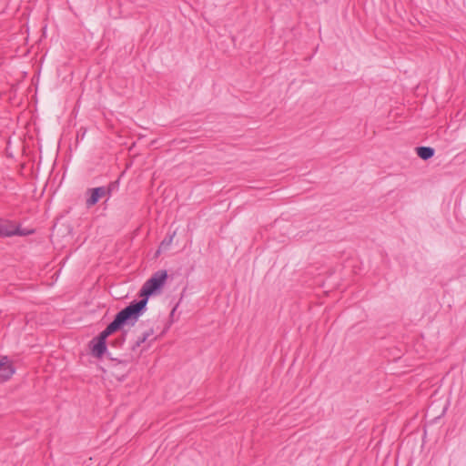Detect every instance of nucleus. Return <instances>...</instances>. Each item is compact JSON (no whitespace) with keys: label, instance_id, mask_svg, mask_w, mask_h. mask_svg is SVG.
Instances as JSON below:
<instances>
[{"label":"nucleus","instance_id":"obj_2","mask_svg":"<svg viewBox=\"0 0 466 466\" xmlns=\"http://www.w3.org/2000/svg\"><path fill=\"white\" fill-rule=\"evenodd\" d=\"M167 279V272L166 270H158L154 273L150 279H148L142 286L139 296L143 299L138 302H145L147 306L148 297L152 295L159 294L162 288L164 287Z\"/></svg>","mask_w":466,"mask_h":466},{"label":"nucleus","instance_id":"obj_4","mask_svg":"<svg viewBox=\"0 0 466 466\" xmlns=\"http://www.w3.org/2000/svg\"><path fill=\"white\" fill-rule=\"evenodd\" d=\"M15 370L7 357L0 359V382L6 381L14 375Z\"/></svg>","mask_w":466,"mask_h":466},{"label":"nucleus","instance_id":"obj_5","mask_svg":"<svg viewBox=\"0 0 466 466\" xmlns=\"http://www.w3.org/2000/svg\"><path fill=\"white\" fill-rule=\"evenodd\" d=\"M107 338H102V334L94 339L91 343L92 345V354L96 358H101L106 350V340Z\"/></svg>","mask_w":466,"mask_h":466},{"label":"nucleus","instance_id":"obj_9","mask_svg":"<svg viewBox=\"0 0 466 466\" xmlns=\"http://www.w3.org/2000/svg\"><path fill=\"white\" fill-rule=\"evenodd\" d=\"M173 236H171L168 239H165L161 242L160 248H167L172 242Z\"/></svg>","mask_w":466,"mask_h":466},{"label":"nucleus","instance_id":"obj_6","mask_svg":"<svg viewBox=\"0 0 466 466\" xmlns=\"http://www.w3.org/2000/svg\"><path fill=\"white\" fill-rule=\"evenodd\" d=\"M106 194V189L105 187H96L91 190V195L89 198L86 200L87 207H92L96 205L98 200Z\"/></svg>","mask_w":466,"mask_h":466},{"label":"nucleus","instance_id":"obj_10","mask_svg":"<svg viewBox=\"0 0 466 466\" xmlns=\"http://www.w3.org/2000/svg\"><path fill=\"white\" fill-rule=\"evenodd\" d=\"M123 341H124V337H123V336H121L119 339H116V340L114 341V345H116H116H120V344H122V343H123Z\"/></svg>","mask_w":466,"mask_h":466},{"label":"nucleus","instance_id":"obj_1","mask_svg":"<svg viewBox=\"0 0 466 466\" xmlns=\"http://www.w3.org/2000/svg\"><path fill=\"white\" fill-rule=\"evenodd\" d=\"M145 309V302H132L129 306L120 310L114 320L101 332L102 338H107L123 325L134 324Z\"/></svg>","mask_w":466,"mask_h":466},{"label":"nucleus","instance_id":"obj_7","mask_svg":"<svg viewBox=\"0 0 466 466\" xmlns=\"http://www.w3.org/2000/svg\"><path fill=\"white\" fill-rule=\"evenodd\" d=\"M416 151L418 156L423 160H427L434 155V149L430 147H419L416 148Z\"/></svg>","mask_w":466,"mask_h":466},{"label":"nucleus","instance_id":"obj_3","mask_svg":"<svg viewBox=\"0 0 466 466\" xmlns=\"http://www.w3.org/2000/svg\"><path fill=\"white\" fill-rule=\"evenodd\" d=\"M26 233L21 231L13 222L0 219V237L23 236Z\"/></svg>","mask_w":466,"mask_h":466},{"label":"nucleus","instance_id":"obj_8","mask_svg":"<svg viewBox=\"0 0 466 466\" xmlns=\"http://www.w3.org/2000/svg\"><path fill=\"white\" fill-rule=\"evenodd\" d=\"M151 335H153V329H149L148 330L143 332L134 343L132 350H136V349L139 348L140 345L144 343Z\"/></svg>","mask_w":466,"mask_h":466}]
</instances>
